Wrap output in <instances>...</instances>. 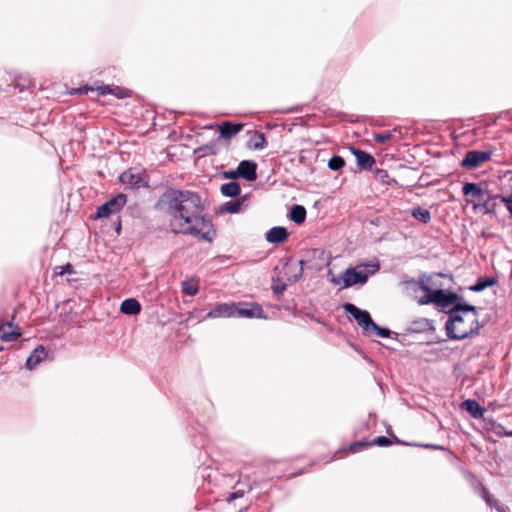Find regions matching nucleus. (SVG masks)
Here are the masks:
<instances>
[{
  "mask_svg": "<svg viewBox=\"0 0 512 512\" xmlns=\"http://www.w3.org/2000/svg\"><path fill=\"white\" fill-rule=\"evenodd\" d=\"M155 207L167 218L172 233L207 242L215 239L216 230L197 192L169 189L158 198Z\"/></svg>",
  "mask_w": 512,
  "mask_h": 512,
  "instance_id": "nucleus-1",
  "label": "nucleus"
},
{
  "mask_svg": "<svg viewBox=\"0 0 512 512\" xmlns=\"http://www.w3.org/2000/svg\"><path fill=\"white\" fill-rule=\"evenodd\" d=\"M446 335L452 340H463L478 334L481 326L477 308L468 303H457L447 311Z\"/></svg>",
  "mask_w": 512,
  "mask_h": 512,
  "instance_id": "nucleus-2",
  "label": "nucleus"
},
{
  "mask_svg": "<svg viewBox=\"0 0 512 512\" xmlns=\"http://www.w3.org/2000/svg\"><path fill=\"white\" fill-rule=\"evenodd\" d=\"M462 193L467 197L466 201L472 205L474 211H480L483 214L495 216L497 203L495 199L499 195H492L483 189L482 185L474 182H466L462 187Z\"/></svg>",
  "mask_w": 512,
  "mask_h": 512,
  "instance_id": "nucleus-3",
  "label": "nucleus"
},
{
  "mask_svg": "<svg viewBox=\"0 0 512 512\" xmlns=\"http://www.w3.org/2000/svg\"><path fill=\"white\" fill-rule=\"evenodd\" d=\"M345 312L350 314L358 323V325L362 328L363 333H369L373 331L378 336L382 338L390 337V330L388 328H383L378 326L371 318V315L368 311L362 310L355 306L352 303H345L343 305Z\"/></svg>",
  "mask_w": 512,
  "mask_h": 512,
  "instance_id": "nucleus-4",
  "label": "nucleus"
},
{
  "mask_svg": "<svg viewBox=\"0 0 512 512\" xmlns=\"http://www.w3.org/2000/svg\"><path fill=\"white\" fill-rule=\"evenodd\" d=\"M379 268L380 266L378 263H373L362 264L345 269L342 273L341 288H348L357 284H365L368 281V277L375 274Z\"/></svg>",
  "mask_w": 512,
  "mask_h": 512,
  "instance_id": "nucleus-5",
  "label": "nucleus"
},
{
  "mask_svg": "<svg viewBox=\"0 0 512 512\" xmlns=\"http://www.w3.org/2000/svg\"><path fill=\"white\" fill-rule=\"evenodd\" d=\"M417 303L419 305H427L430 303H434L443 309L448 308L451 305H456L457 303H466L464 299L455 292H445L443 289H435L431 295H425L418 299Z\"/></svg>",
  "mask_w": 512,
  "mask_h": 512,
  "instance_id": "nucleus-6",
  "label": "nucleus"
},
{
  "mask_svg": "<svg viewBox=\"0 0 512 512\" xmlns=\"http://www.w3.org/2000/svg\"><path fill=\"white\" fill-rule=\"evenodd\" d=\"M119 181L131 189H139L148 186V177L145 172L130 168L119 176Z\"/></svg>",
  "mask_w": 512,
  "mask_h": 512,
  "instance_id": "nucleus-7",
  "label": "nucleus"
},
{
  "mask_svg": "<svg viewBox=\"0 0 512 512\" xmlns=\"http://www.w3.org/2000/svg\"><path fill=\"white\" fill-rule=\"evenodd\" d=\"M127 202V196L123 193H119L118 195L109 199L102 206L97 209V217L104 218L108 217L111 214H114L120 211Z\"/></svg>",
  "mask_w": 512,
  "mask_h": 512,
  "instance_id": "nucleus-8",
  "label": "nucleus"
},
{
  "mask_svg": "<svg viewBox=\"0 0 512 512\" xmlns=\"http://www.w3.org/2000/svg\"><path fill=\"white\" fill-rule=\"evenodd\" d=\"M491 156V151L471 150L466 153L461 162V165L468 169H474L482 163L488 161Z\"/></svg>",
  "mask_w": 512,
  "mask_h": 512,
  "instance_id": "nucleus-9",
  "label": "nucleus"
},
{
  "mask_svg": "<svg viewBox=\"0 0 512 512\" xmlns=\"http://www.w3.org/2000/svg\"><path fill=\"white\" fill-rule=\"evenodd\" d=\"M237 318H265L264 311L256 303L243 304L237 306L234 304V316Z\"/></svg>",
  "mask_w": 512,
  "mask_h": 512,
  "instance_id": "nucleus-10",
  "label": "nucleus"
},
{
  "mask_svg": "<svg viewBox=\"0 0 512 512\" xmlns=\"http://www.w3.org/2000/svg\"><path fill=\"white\" fill-rule=\"evenodd\" d=\"M438 275H427L422 274L419 276L418 280H411L408 281L407 284L411 286L414 290H416V287H419L420 290L424 291L426 295H431L432 292H434L436 287H438V284L435 282V278Z\"/></svg>",
  "mask_w": 512,
  "mask_h": 512,
  "instance_id": "nucleus-11",
  "label": "nucleus"
},
{
  "mask_svg": "<svg viewBox=\"0 0 512 512\" xmlns=\"http://www.w3.org/2000/svg\"><path fill=\"white\" fill-rule=\"evenodd\" d=\"M257 164L251 160H243L238 165V174L240 178L247 181H255L257 179Z\"/></svg>",
  "mask_w": 512,
  "mask_h": 512,
  "instance_id": "nucleus-12",
  "label": "nucleus"
},
{
  "mask_svg": "<svg viewBox=\"0 0 512 512\" xmlns=\"http://www.w3.org/2000/svg\"><path fill=\"white\" fill-rule=\"evenodd\" d=\"M208 318H230L234 316V304L221 303L211 309L207 315Z\"/></svg>",
  "mask_w": 512,
  "mask_h": 512,
  "instance_id": "nucleus-13",
  "label": "nucleus"
},
{
  "mask_svg": "<svg viewBox=\"0 0 512 512\" xmlns=\"http://www.w3.org/2000/svg\"><path fill=\"white\" fill-rule=\"evenodd\" d=\"M21 336L19 328L13 322H6L0 326V338L4 341H14Z\"/></svg>",
  "mask_w": 512,
  "mask_h": 512,
  "instance_id": "nucleus-14",
  "label": "nucleus"
},
{
  "mask_svg": "<svg viewBox=\"0 0 512 512\" xmlns=\"http://www.w3.org/2000/svg\"><path fill=\"white\" fill-rule=\"evenodd\" d=\"M351 150L356 157L358 166L362 169L370 170L375 164V159L371 154L356 148H351Z\"/></svg>",
  "mask_w": 512,
  "mask_h": 512,
  "instance_id": "nucleus-15",
  "label": "nucleus"
},
{
  "mask_svg": "<svg viewBox=\"0 0 512 512\" xmlns=\"http://www.w3.org/2000/svg\"><path fill=\"white\" fill-rule=\"evenodd\" d=\"M218 128L220 131L219 138L230 139L231 137L238 134L242 130L243 124L227 121L219 125Z\"/></svg>",
  "mask_w": 512,
  "mask_h": 512,
  "instance_id": "nucleus-16",
  "label": "nucleus"
},
{
  "mask_svg": "<svg viewBox=\"0 0 512 512\" xmlns=\"http://www.w3.org/2000/svg\"><path fill=\"white\" fill-rule=\"evenodd\" d=\"M391 443H392V441L389 438H387L385 436H378V437L374 438L371 442H356V443L351 444L350 451L352 453H356L362 447H367L370 445L386 447V446H389Z\"/></svg>",
  "mask_w": 512,
  "mask_h": 512,
  "instance_id": "nucleus-17",
  "label": "nucleus"
},
{
  "mask_svg": "<svg viewBox=\"0 0 512 512\" xmlns=\"http://www.w3.org/2000/svg\"><path fill=\"white\" fill-rule=\"evenodd\" d=\"M287 237V229L282 226L273 227L266 233V240L270 243L284 242L287 239Z\"/></svg>",
  "mask_w": 512,
  "mask_h": 512,
  "instance_id": "nucleus-18",
  "label": "nucleus"
},
{
  "mask_svg": "<svg viewBox=\"0 0 512 512\" xmlns=\"http://www.w3.org/2000/svg\"><path fill=\"white\" fill-rule=\"evenodd\" d=\"M462 408L467 411L474 418H481L484 416L486 409L479 405L476 400L467 399L462 403Z\"/></svg>",
  "mask_w": 512,
  "mask_h": 512,
  "instance_id": "nucleus-19",
  "label": "nucleus"
},
{
  "mask_svg": "<svg viewBox=\"0 0 512 512\" xmlns=\"http://www.w3.org/2000/svg\"><path fill=\"white\" fill-rule=\"evenodd\" d=\"M46 356V351L43 346L35 348L26 360V367L30 370L34 369L39 363L42 362Z\"/></svg>",
  "mask_w": 512,
  "mask_h": 512,
  "instance_id": "nucleus-20",
  "label": "nucleus"
},
{
  "mask_svg": "<svg viewBox=\"0 0 512 512\" xmlns=\"http://www.w3.org/2000/svg\"><path fill=\"white\" fill-rule=\"evenodd\" d=\"M120 310L127 315H136L141 311V305L136 299L128 298L121 303Z\"/></svg>",
  "mask_w": 512,
  "mask_h": 512,
  "instance_id": "nucleus-21",
  "label": "nucleus"
},
{
  "mask_svg": "<svg viewBox=\"0 0 512 512\" xmlns=\"http://www.w3.org/2000/svg\"><path fill=\"white\" fill-rule=\"evenodd\" d=\"M497 283L494 277L479 278L477 282L469 287L470 291L481 292L486 288L492 287Z\"/></svg>",
  "mask_w": 512,
  "mask_h": 512,
  "instance_id": "nucleus-22",
  "label": "nucleus"
},
{
  "mask_svg": "<svg viewBox=\"0 0 512 512\" xmlns=\"http://www.w3.org/2000/svg\"><path fill=\"white\" fill-rule=\"evenodd\" d=\"M289 218L296 224H302L306 219V209L302 205H294L290 210Z\"/></svg>",
  "mask_w": 512,
  "mask_h": 512,
  "instance_id": "nucleus-23",
  "label": "nucleus"
},
{
  "mask_svg": "<svg viewBox=\"0 0 512 512\" xmlns=\"http://www.w3.org/2000/svg\"><path fill=\"white\" fill-rule=\"evenodd\" d=\"M221 193L226 197H236L240 194L241 189L237 182L231 181L221 185Z\"/></svg>",
  "mask_w": 512,
  "mask_h": 512,
  "instance_id": "nucleus-24",
  "label": "nucleus"
},
{
  "mask_svg": "<svg viewBox=\"0 0 512 512\" xmlns=\"http://www.w3.org/2000/svg\"><path fill=\"white\" fill-rule=\"evenodd\" d=\"M431 329H433L432 321H430L429 319H426V318H422V319L412 322L411 327H410V330L412 332H417V333L425 332V331H428Z\"/></svg>",
  "mask_w": 512,
  "mask_h": 512,
  "instance_id": "nucleus-25",
  "label": "nucleus"
},
{
  "mask_svg": "<svg viewBox=\"0 0 512 512\" xmlns=\"http://www.w3.org/2000/svg\"><path fill=\"white\" fill-rule=\"evenodd\" d=\"M412 217L426 224L431 220V213L428 209L416 207L411 211Z\"/></svg>",
  "mask_w": 512,
  "mask_h": 512,
  "instance_id": "nucleus-26",
  "label": "nucleus"
},
{
  "mask_svg": "<svg viewBox=\"0 0 512 512\" xmlns=\"http://www.w3.org/2000/svg\"><path fill=\"white\" fill-rule=\"evenodd\" d=\"M198 282L195 279H187L182 282V292L189 296H194L198 293Z\"/></svg>",
  "mask_w": 512,
  "mask_h": 512,
  "instance_id": "nucleus-27",
  "label": "nucleus"
},
{
  "mask_svg": "<svg viewBox=\"0 0 512 512\" xmlns=\"http://www.w3.org/2000/svg\"><path fill=\"white\" fill-rule=\"evenodd\" d=\"M243 203V200H235V201H228L221 205L220 211L221 212H228L231 214L238 213L240 211L241 205Z\"/></svg>",
  "mask_w": 512,
  "mask_h": 512,
  "instance_id": "nucleus-28",
  "label": "nucleus"
},
{
  "mask_svg": "<svg viewBox=\"0 0 512 512\" xmlns=\"http://www.w3.org/2000/svg\"><path fill=\"white\" fill-rule=\"evenodd\" d=\"M267 145V141L265 139V136L261 132H255L252 139H251V146L255 150H260L265 148Z\"/></svg>",
  "mask_w": 512,
  "mask_h": 512,
  "instance_id": "nucleus-29",
  "label": "nucleus"
},
{
  "mask_svg": "<svg viewBox=\"0 0 512 512\" xmlns=\"http://www.w3.org/2000/svg\"><path fill=\"white\" fill-rule=\"evenodd\" d=\"M345 165V161L341 156H333L328 161V167L333 171H339Z\"/></svg>",
  "mask_w": 512,
  "mask_h": 512,
  "instance_id": "nucleus-30",
  "label": "nucleus"
},
{
  "mask_svg": "<svg viewBox=\"0 0 512 512\" xmlns=\"http://www.w3.org/2000/svg\"><path fill=\"white\" fill-rule=\"evenodd\" d=\"M73 272H74L73 266L70 263H67L63 266L56 267L57 275L72 274Z\"/></svg>",
  "mask_w": 512,
  "mask_h": 512,
  "instance_id": "nucleus-31",
  "label": "nucleus"
},
{
  "mask_svg": "<svg viewBox=\"0 0 512 512\" xmlns=\"http://www.w3.org/2000/svg\"><path fill=\"white\" fill-rule=\"evenodd\" d=\"M392 138V134L390 132H382L374 135V140L379 143H385L386 141Z\"/></svg>",
  "mask_w": 512,
  "mask_h": 512,
  "instance_id": "nucleus-32",
  "label": "nucleus"
},
{
  "mask_svg": "<svg viewBox=\"0 0 512 512\" xmlns=\"http://www.w3.org/2000/svg\"><path fill=\"white\" fill-rule=\"evenodd\" d=\"M501 201L505 205L509 212V216H512V192L507 196H501Z\"/></svg>",
  "mask_w": 512,
  "mask_h": 512,
  "instance_id": "nucleus-33",
  "label": "nucleus"
},
{
  "mask_svg": "<svg viewBox=\"0 0 512 512\" xmlns=\"http://www.w3.org/2000/svg\"><path fill=\"white\" fill-rule=\"evenodd\" d=\"M304 263L305 262L303 260L299 261V267H298L297 271L289 278L292 282L295 283L302 277Z\"/></svg>",
  "mask_w": 512,
  "mask_h": 512,
  "instance_id": "nucleus-34",
  "label": "nucleus"
},
{
  "mask_svg": "<svg viewBox=\"0 0 512 512\" xmlns=\"http://www.w3.org/2000/svg\"><path fill=\"white\" fill-rule=\"evenodd\" d=\"M328 279L331 283L335 285L342 284V274L340 276H335L331 269L327 271Z\"/></svg>",
  "mask_w": 512,
  "mask_h": 512,
  "instance_id": "nucleus-35",
  "label": "nucleus"
},
{
  "mask_svg": "<svg viewBox=\"0 0 512 512\" xmlns=\"http://www.w3.org/2000/svg\"><path fill=\"white\" fill-rule=\"evenodd\" d=\"M223 177L225 179H231V180L240 178V175L238 174V168L236 170L224 171Z\"/></svg>",
  "mask_w": 512,
  "mask_h": 512,
  "instance_id": "nucleus-36",
  "label": "nucleus"
},
{
  "mask_svg": "<svg viewBox=\"0 0 512 512\" xmlns=\"http://www.w3.org/2000/svg\"><path fill=\"white\" fill-rule=\"evenodd\" d=\"M377 178L380 179L383 182H387L388 184H390V181L388 180L389 175H388V172L386 170H383V169L378 170L377 171Z\"/></svg>",
  "mask_w": 512,
  "mask_h": 512,
  "instance_id": "nucleus-37",
  "label": "nucleus"
},
{
  "mask_svg": "<svg viewBox=\"0 0 512 512\" xmlns=\"http://www.w3.org/2000/svg\"><path fill=\"white\" fill-rule=\"evenodd\" d=\"M494 432L496 433V435L498 436H505V432H507L504 428L503 425L501 424H496L495 427L493 428Z\"/></svg>",
  "mask_w": 512,
  "mask_h": 512,
  "instance_id": "nucleus-38",
  "label": "nucleus"
},
{
  "mask_svg": "<svg viewBox=\"0 0 512 512\" xmlns=\"http://www.w3.org/2000/svg\"><path fill=\"white\" fill-rule=\"evenodd\" d=\"M206 153H211V154H215L216 153V150H215V144H208V145H205L203 146L202 148Z\"/></svg>",
  "mask_w": 512,
  "mask_h": 512,
  "instance_id": "nucleus-39",
  "label": "nucleus"
},
{
  "mask_svg": "<svg viewBox=\"0 0 512 512\" xmlns=\"http://www.w3.org/2000/svg\"><path fill=\"white\" fill-rule=\"evenodd\" d=\"M243 495H244L243 491H235L230 494L229 499L232 500V499L241 498Z\"/></svg>",
  "mask_w": 512,
  "mask_h": 512,
  "instance_id": "nucleus-40",
  "label": "nucleus"
},
{
  "mask_svg": "<svg viewBox=\"0 0 512 512\" xmlns=\"http://www.w3.org/2000/svg\"><path fill=\"white\" fill-rule=\"evenodd\" d=\"M482 496L486 500L487 503H490L491 495H490V493L488 492V490L486 488H483Z\"/></svg>",
  "mask_w": 512,
  "mask_h": 512,
  "instance_id": "nucleus-41",
  "label": "nucleus"
},
{
  "mask_svg": "<svg viewBox=\"0 0 512 512\" xmlns=\"http://www.w3.org/2000/svg\"><path fill=\"white\" fill-rule=\"evenodd\" d=\"M101 89V94L102 95H105V94H109V93H113V91L109 88V86H103L100 88Z\"/></svg>",
  "mask_w": 512,
  "mask_h": 512,
  "instance_id": "nucleus-42",
  "label": "nucleus"
},
{
  "mask_svg": "<svg viewBox=\"0 0 512 512\" xmlns=\"http://www.w3.org/2000/svg\"><path fill=\"white\" fill-rule=\"evenodd\" d=\"M284 288H285L284 286H282V287H278V286H277V287H274V292H275V293H277V294H278V293H282V291L284 290Z\"/></svg>",
  "mask_w": 512,
  "mask_h": 512,
  "instance_id": "nucleus-43",
  "label": "nucleus"
},
{
  "mask_svg": "<svg viewBox=\"0 0 512 512\" xmlns=\"http://www.w3.org/2000/svg\"><path fill=\"white\" fill-rule=\"evenodd\" d=\"M425 447H427V448H434V449H442L441 446H437V445H425Z\"/></svg>",
  "mask_w": 512,
  "mask_h": 512,
  "instance_id": "nucleus-44",
  "label": "nucleus"
},
{
  "mask_svg": "<svg viewBox=\"0 0 512 512\" xmlns=\"http://www.w3.org/2000/svg\"><path fill=\"white\" fill-rule=\"evenodd\" d=\"M504 434H505V436L512 437V431H510V432H505Z\"/></svg>",
  "mask_w": 512,
  "mask_h": 512,
  "instance_id": "nucleus-45",
  "label": "nucleus"
},
{
  "mask_svg": "<svg viewBox=\"0 0 512 512\" xmlns=\"http://www.w3.org/2000/svg\"><path fill=\"white\" fill-rule=\"evenodd\" d=\"M117 97H118V98H123V97H124V95H123V94H121V93H117Z\"/></svg>",
  "mask_w": 512,
  "mask_h": 512,
  "instance_id": "nucleus-46",
  "label": "nucleus"
},
{
  "mask_svg": "<svg viewBox=\"0 0 512 512\" xmlns=\"http://www.w3.org/2000/svg\"><path fill=\"white\" fill-rule=\"evenodd\" d=\"M286 269H290V266L288 264H285Z\"/></svg>",
  "mask_w": 512,
  "mask_h": 512,
  "instance_id": "nucleus-47",
  "label": "nucleus"
},
{
  "mask_svg": "<svg viewBox=\"0 0 512 512\" xmlns=\"http://www.w3.org/2000/svg\"><path fill=\"white\" fill-rule=\"evenodd\" d=\"M510 218L512 219V216H510Z\"/></svg>",
  "mask_w": 512,
  "mask_h": 512,
  "instance_id": "nucleus-48",
  "label": "nucleus"
}]
</instances>
